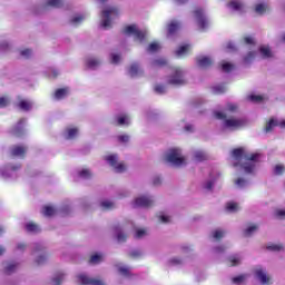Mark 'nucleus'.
<instances>
[{"label": "nucleus", "mask_w": 285, "mask_h": 285, "mask_svg": "<svg viewBox=\"0 0 285 285\" xmlns=\"http://www.w3.org/2000/svg\"><path fill=\"white\" fill-rule=\"evenodd\" d=\"M275 216H276L278 219H285V209H276V210H275Z\"/></svg>", "instance_id": "052dcab7"}, {"label": "nucleus", "mask_w": 285, "mask_h": 285, "mask_svg": "<svg viewBox=\"0 0 285 285\" xmlns=\"http://www.w3.org/2000/svg\"><path fill=\"white\" fill-rule=\"evenodd\" d=\"M26 230L27 233H41V228H39V225L32 222L26 224Z\"/></svg>", "instance_id": "412c9836"}, {"label": "nucleus", "mask_w": 285, "mask_h": 285, "mask_svg": "<svg viewBox=\"0 0 285 285\" xmlns=\"http://www.w3.org/2000/svg\"><path fill=\"white\" fill-rule=\"evenodd\" d=\"M119 61H121V56L117 55V53H112L111 55V63H118Z\"/></svg>", "instance_id": "0e129e2a"}, {"label": "nucleus", "mask_w": 285, "mask_h": 285, "mask_svg": "<svg viewBox=\"0 0 285 285\" xmlns=\"http://www.w3.org/2000/svg\"><path fill=\"white\" fill-rule=\"evenodd\" d=\"M167 83H169V86H186V79L184 78L181 68L173 69V75L169 76Z\"/></svg>", "instance_id": "20e7f679"}, {"label": "nucleus", "mask_w": 285, "mask_h": 285, "mask_svg": "<svg viewBox=\"0 0 285 285\" xmlns=\"http://www.w3.org/2000/svg\"><path fill=\"white\" fill-rule=\"evenodd\" d=\"M144 235H146V229H138L136 230V239H141V237H144Z\"/></svg>", "instance_id": "69168bd1"}, {"label": "nucleus", "mask_w": 285, "mask_h": 285, "mask_svg": "<svg viewBox=\"0 0 285 285\" xmlns=\"http://www.w3.org/2000/svg\"><path fill=\"white\" fill-rule=\"evenodd\" d=\"M21 57H24L26 59H30V56L32 55V50L31 49H24L22 51H20Z\"/></svg>", "instance_id": "680f3d73"}, {"label": "nucleus", "mask_w": 285, "mask_h": 285, "mask_svg": "<svg viewBox=\"0 0 285 285\" xmlns=\"http://www.w3.org/2000/svg\"><path fill=\"white\" fill-rule=\"evenodd\" d=\"M78 279H79V282H81L82 285H106V283H104V281L90 278L83 274L79 275Z\"/></svg>", "instance_id": "9b49d317"}, {"label": "nucleus", "mask_w": 285, "mask_h": 285, "mask_svg": "<svg viewBox=\"0 0 285 285\" xmlns=\"http://www.w3.org/2000/svg\"><path fill=\"white\" fill-rule=\"evenodd\" d=\"M238 108L239 107L236 104L228 102L225 112H237Z\"/></svg>", "instance_id": "79ce46f5"}, {"label": "nucleus", "mask_w": 285, "mask_h": 285, "mask_svg": "<svg viewBox=\"0 0 285 285\" xmlns=\"http://www.w3.org/2000/svg\"><path fill=\"white\" fill-rule=\"evenodd\" d=\"M166 161L173 164L174 166H183V164H186V159L181 157V150L177 148L169 150L166 156Z\"/></svg>", "instance_id": "7ed1b4c3"}, {"label": "nucleus", "mask_w": 285, "mask_h": 285, "mask_svg": "<svg viewBox=\"0 0 285 285\" xmlns=\"http://www.w3.org/2000/svg\"><path fill=\"white\" fill-rule=\"evenodd\" d=\"M63 277H66V274L58 273L52 279L53 285H61V283L63 282Z\"/></svg>", "instance_id": "e433bc0d"}, {"label": "nucleus", "mask_w": 285, "mask_h": 285, "mask_svg": "<svg viewBox=\"0 0 285 285\" xmlns=\"http://www.w3.org/2000/svg\"><path fill=\"white\" fill-rule=\"evenodd\" d=\"M117 126H130V119L126 115L118 116Z\"/></svg>", "instance_id": "b1692460"}, {"label": "nucleus", "mask_w": 285, "mask_h": 285, "mask_svg": "<svg viewBox=\"0 0 285 285\" xmlns=\"http://www.w3.org/2000/svg\"><path fill=\"white\" fill-rule=\"evenodd\" d=\"M255 59V51H249L245 57H244V63H250Z\"/></svg>", "instance_id": "49530a36"}, {"label": "nucleus", "mask_w": 285, "mask_h": 285, "mask_svg": "<svg viewBox=\"0 0 285 285\" xmlns=\"http://www.w3.org/2000/svg\"><path fill=\"white\" fill-rule=\"evenodd\" d=\"M247 277H248V274H240L238 276L233 277L232 282L233 284H244Z\"/></svg>", "instance_id": "cd10ccee"}, {"label": "nucleus", "mask_w": 285, "mask_h": 285, "mask_svg": "<svg viewBox=\"0 0 285 285\" xmlns=\"http://www.w3.org/2000/svg\"><path fill=\"white\" fill-rule=\"evenodd\" d=\"M137 27L135 24L127 26L124 30L125 35H136Z\"/></svg>", "instance_id": "37998d69"}, {"label": "nucleus", "mask_w": 285, "mask_h": 285, "mask_svg": "<svg viewBox=\"0 0 285 285\" xmlns=\"http://www.w3.org/2000/svg\"><path fill=\"white\" fill-rule=\"evenodd\" d=\"M275 126H277V120L271 118L265 126V132H272Z\"/></svg>", "instance_id": "2f4dec72"}, {"label": "nucleus", "mask_w": 285, "mask_h": 285, "mask_svg": "<svg viewBox=\"0 0 285 285\" xmlns=\"http://www.w3.org/2000/svg\"><path fill=\"white\" fill-rule=\"evenodd\" d=\"M101 208H104V210H111V208H115V203L110 202V200H102L100 203Z\"/></svg>", "instance_id": "c9c22d12"}, {"label": "nucleus", "mask_w": 285, "mask_h": 285, "mask_svg": "<svg viewBox=\"0 0 285 285\" xmlns=\"http://www.w3.org/2000/svg\"><path fill=\"white\" fill-rule=\"evenodd\" d=\"M48 259V257L46 256H39L37 259H36V264L38 266H41V264H46V261Z\"/></svg>", "instance_id": "338daca9"}, {"label": "nucleus", "mask_w": 285, "mask_h": 285, "mask_svg": "<svg viewBox=\"0 0 285 285\" xmlns=\"http://www.w3.org/2000/svg\"><path fill=\"white\" fill-rule=\"evenodd\" d=\"M154 66L159 67V68H161L164 66H168V60H166L164 58H159L154 61Z\"/></svg>", "instance_id": "a18cd8bd"}, {"label": "nucleus", "mask_w": 285, "mask_h": 285, "mask_svg": "<svg viewBox=\"0 0 285 285\" xmlns=\"http://www.w3.org/2000/svg\"><path fill=\"white\" fill-rule=\"evenodd\" d=\"M70 95V88L63 87L59 88L55 91L53 97L57 101H61V99H66Z\"/></svg>", "instance_id": "ddd939ff"}, {"label": "nucleus", "mask_w": 285, "mask_h": 285, "mask_svg": "<svg viewBox=\"0 0 285 285\" xmlns=\"http://www.w3.org/2000/svg\"><path fill=\"white\" fill-rule=\"evenodd\" d=\"M233 68H234L233 63H229V62H224L222 65L223 72H230V70H233Z\"/></svg>", "instance_id": "3c124183"}, {"label": "nucleus", "mask_w": 285, "mask_h": 285, "mask_svg": "<svg viewBox=\"0 0 285 285\" xmlns=\"http://www.w3.org/2000/svg\"><path fill=\"white\" fill-rule=\"evenodd\" d=\"M135 37L136 39H138V41H144L146 39V33H144L142 31L136 30Z\"/></svg>", "instance_id": "4d7b16f0"}, {"label": "nucleus", "mask_w": 285, "mask_h": 285, "mask_svg": "<svg viewBox=\"0 0 285 285\" xmlns=\"http://www.w3.org/2000/svg\"><path fill=\"white\" fill-rule=\"evenodd\" d=\"M114 230L116 233V239L117 242L124 243L126 239H128V235L121 232V228L119 226L114 227Z\"/></svg>", "instance_id": "aec40b11"}, {"label": "nucleus", "mask_w": 285, "mask_h": 285, "mask_svg": "<svg viewBox=\"0 0 285 285\" xmlns=\"http://www.w3.org/2000/svg\"><path fill=\"white\" fill-rule=\"evenodd\" d=\"M155 204V200L146 197V196H140L135 199L134 202V208H150Z\"/></svg>", "instance_id": "9d476101"}, {"label": "nucleus", "mask_w": 285, "mask_h": 285, "mask_svg": "<svg viewBox=\"0 0 285 285\" xmlns=\"http://www.w3.org/2000/svg\"><path fill=\"white\" fill-rule=\"evenodd\" d=\"M10 105V99L8 97H0V108H7Z\"/></svg>", "instance_id": "603ef678"}, {"label": "nucleus", "mask_w": 285, "mask_h": 285, "mask_svg": "<svg viewBox=\"0 0 285 285\" xmlns=\"http://www.w3.org/2000/svg\"><path fill=\"white\" fill-rule=\"evenodd\" d=\"M157 50H159V43L157 42H151L147 48L148 52H157Z\"/></svg>", "instance_id": "09e8293b"}, {"label": "nucleus", "mask_w": 285, "mask_h": 285, "mask_svg": "<svg viewBox=\"0 0 285 285\" xmlns=\"http://www.w3.org/2000/svg\"><path fill=\"white\" fill-rule=\"evenodd\" d=\"M213 92L214 95H224V92H226V86L218 85L216 87H213Z\"/></svg>", "instance_id": "4c0bfd02"}, {"label": "nucleus", "mask_w": 285, "mask_h": 285, "mask_svg": "<svg viewBox=\"0 0 285 285\" xmlns=\"http://www.w3.org/2000/svg\"><path fill=\"white\" fill-rule=\"evenodd\" d=\"M118 141L120 144H128V141H130V136L129 135H120V136H118Z\"/></svg>", "instance_id": "5fc2aeb1"}, {"label": "nucleus", "mask_w": 285, "mask_h": 285, "mask_svg": "<svg viewBox=\"0 0 285 285\" xmlns=\"http://www.w3.org/2000/svg\"><path fill=\"white\" fill-rule=\"evenodd\" d=\"M244 43H246V46H255V39H253L250 36H246L244 38Z\"/></svg>", "instance_id": "bf43d9fd"}, {"label": "nucleus", "mask_w": 285, "mask_h": 285, "mask_svg": "<svg viewBox=\"0 0 285 285\" xmlns=\"http://www.w3.org/2000/svg\"><path fill=\"white\" fill-rule=\"evenodd\" d=\"M235 186H237V188H246L248 186V180L246 178H237L234 180Z\"/></svg>", "instance_id": "bb28decb"}, {"label": "nucleus", "mask_w": 285, "mask_h": 285, "mask_svg": "<svg viewBox=\"0 0 285 285\" xmlns=\"http://www.w3.org/2000/svg\"><path fill=\"white\" fill-rule=\"evenodd\" d=\"M224 235H226V232L223 229H215L214 232H212V237L216 242H220V239H224Z\"/></svg>", "instance_id": "4be33fe9"}, {"label": "nucleus", "mask_w": 285, "mask_h": 285, "mask_svg": "<svg viewBox=\"0 0 285 285\" xmlns=\"http://www.w3.org/2000/svg\"><path fill=\"white\" fill-rule=\"evenodd\" d=\"M228 8H232V10H235L236 12H242L244 10V2L238 0H232L228 2Z\"/></svg>", "instance_id": "dca6fc26"}, {"label": "nucleus", "mask_w": 285, "mask_h": 285, "mask_svg": "<svg viewBox=\"0 0 285 285\" xmlns=\"http://www.w3.org/2000/svg\"><path fill=\"white\" fill-rule=\"evenodd\" d=\"M56 213L55 207L52 206H45L43 210H42V215H45V217H52Z\"/></svg>", "instance_id": "c756f323"}, {"label": "nucleus", "mask_w": 285, "mask_h": 285, "mask_svg": "<svg viewBox=\"0 0 285 285\" xmlns=\"http://www.w3.org/2000/svg\"><path fill=\"white\" fill-rule=\"evenodd\" d=\"M254 275L259 279L262 285H272L273 282H271V276L266 275V271L262 267H257L254 271Z\"/></svg>", "instance_id": "1a4fd4ad"}, {"label": "nucleus", "mask_w": 285, "mask_h": 285, "mask_svg": "<svg viewBox=\"0 0 285 285\" xmlns=\"http://www.w3.org/2000/svg\"><path fill=\"white\" fill-rule=\"evenodd\" d=\"M284 165H276L275 166V175H284Z\"/></svg>", "instance_id": "e2e57ef3"}, {"label": "nucleus", "mask_w": 285, "mask_h": 285, "mask_svg": "<svg viewBox=\"0 0 285 285\" xmlns=\"http://www.w3.org/2000/svg\"><path fill=\"white\" fill-rule=\"evenodd\" d=\"M194 14L197 19L198 28L200 30H206L208 28V20L206 19V16H204V9L197 8L194 11Z\"/></svg>", "instance_id": "6e6552de"}, {"label": "nucleus", "mask_w": 285, "mask_h": 285, "mask_svg": "<svg viewBox=\"0 0 285 285\" xmlns=\"http://www.w3.org/2000/svg\"><path fill=\"white\" fill-rule=\"evenodd\" d=\"M228 266H239L242 264V256L234 254L227 258Z\"/></svg>", "instance_id": "6ab92c4d"}, {"label": "nucleus", "mask_w": 285, "mask_h": 285, "mask_svg": "<svg viewBox=\"0 0 285 285\" xmlns=\"http://www.w3.org/2000/svg\"><path fill=\"white\" fill-rule=\"evenodd\" d=\"M214 117L224 120L225 128H230L232 130L244 128L247 124L244 118H226V114L222 111H214Z\"/></svg>", "instance_id": "f03ea898"}, {"label": "nucleus", "mask_w": 285, "mask_h": 285, "mask_svg": "<svg viewBox=\"0 0 285 285\" xmlns=\"http://www.w3.org/2000/svg\"><path fill=\"white\" fill-rule=\"evenodd\" d=\"M19 266L18 263H9L6 267H4V273L6 275H12V273H14L17 271V267Z\"/></svg>", "instance_id": "393cba45"}, {"label": "nucleus", "mask_w": 285, "mask_h": 285, "mask_svg": "<svg viewBox=\"0 0 285 285\" xmlns=\"http://www.w3.org/2000/svg\"><path fill=\"white\" fill-rule=\"evenodd\" d=\"M259 52H261L263 59H271V57H273V52L271 51V48H268V47H261Z\"/></svg>", "instance_id": "5701e85b"}, {"label": "nucleus", "mask_w": 285, "mask_h": 285, "mask_svg": "<svg viewBox=\"0 0 285 285\" xmlns=\"http://www.w3.org/2000/svg\"><path fill=\"white\" fill-rule=\"evenodd\" d=\"M267 250H274L278 253L279 250H284V245L282 244H271L267 246Z\"/></svg>", "instance_id": "ea45409f"}, {"label": "nucleus", "mask_w": 285, "mask_h": 285, "mask_svg": "<svg viewBox=\"0 0 285 285\" xmlns=\"http://www.w3.org/2000/svg\"><path fill=\"white\" fill-rule=\"evenodd\" d=\"M142 253L139 249H134L129 253V257H131L132 259H139V257H141Z\"/></svg>", "instance_id": "de8ad7c7"}, {"label": "nucleus", "mask_w": 285, "mask_h": 285, "mask_svg": "<svg viewBox=\"0 0 285 285\" xmlns=\"http://www.w3.org/2000/svg\"><path fill=\"white\" fill-rule=\"evenodd\" d=\"M23 124H26L24 118L20 119L18 124L11 129V135L13 137H23Z\"/></svg>", "instance_id": "f8f14e48"}, {"label": "nucleus", "mask_w": 285, "mask_h": 285, "mask_svg": "<svg viewBox=\"0 0 285 285\" xmlns=\"http://www.w3.org/2000/svg\"><path fill=\"white\" fill-rule=\"evenodd\" d=\"M106 161H108L109 165H111L112 168H115L116 173H125L126 171V165L124 163H119L118 161V157L117 155H109L106 158Z\"/></svg>", "instance_id": "0eeeda50"}, {"label": "nucleus", "mask_w": 285, "mask_h": 285, "mask_svg": "<svg viewBox=\"0 0 285 285\" xmlns=\"http://www.w3.org/2000/svg\"><path fill=\"white\" fill-rule=\"evenodd\" d=\"M90 175V170L88 169H82L81 171H79V177H82V179H88Z\"/></svg>", "instance_id": "6e6d98bb"}, {"label": "nucleus", "mask_w": 285, "mask_h": 285, "mask_svg": "<svg viewBox=\"0 0 285 285\" xmlns=\"http://www.w3.org/2000/svg\"><path fill=\"white\" fill-rule=\"evenodd\" d=\"M237 208H238L237 203L230 202V203H227L226 205V210H228L229 213L237 212Z\"/></svg>", "instance_id": "c03bdc74"}, {"label": "nucleus", "mask_w": 285, "mask_h": 285, "mask_svg": "<svg viewBox=\"0 0 285 285\" xmlns=\"http://www.w3.org/2000/svg\"><path fill=\"white\" fill-rule=\"evenodd\" d=\"M27 153H28V146L26 145H13L10 148L11 157H19L20 159H26Z\"/></svg>", "instance_id": "423d86ee"}, {"label": "nucleus", "mask_w": 285, "mask_h": 285, "mask_svg": "<svg viewBox=\"0 0 285 285\" xmlns=\"http://www.w3.org/2000/svg\"><path fill=\"white\" fill-rule=\"evenodd\" d=\"M194 157L196 161H206V159H208V156L204 151H196Z\"/></svg>", "instance_id": "f704fd0d"}, {"label": "nucleus", "mask_w": 285, "mask_h": 285, "mask_svg": "<svg viewBox=\"0 0 285 285\" xmlns=\"http://www.w3.org/2000/svg\"><path fill=\"white\" fill-rule=\"evenodd\" d=\"M83 19V16H76L75 18H72L71 23H81Z\"/></svg>", "instance_id": "774afa93"}, {"label": "nucleus", "mask_w": 285, "mask_h": 285, "mask_svg": "<svg viewBox=\"0 0 285 285\" xmlns=\"http://www.w3.org/2000/svg\"><path fill=\"white\" fill-rule=\"evenodd\" d=\"M17 108H19L20 110H23V112H28L32 110V101L27 99H21L20 101H18Z\"/></svg>", "instance_id": "2eb2a0df"}, {"label": "nucleus", "mask_w": 285, "mask_h": 285, "mask_svg": "<svg viewBox=\"0 0 285 285\" xmlns=\"http://www.w3.org/2000/svg\"><path fill=\"white\" fill-rule=\"evenodd\" d=\"M100 63L101 62L98 59H95V58H89L86 61L87 68H91V69L97 68V66H99Z\"/></svg>", "instance_id": "c85d7f7f"}, {"label": "nucleus", "mask_w": 285, "mask_h": 285, "mask_svg": "<svg viewBox=\"0 0 285 285\" xmlns=\"http://www.w3.org/2000/svg\"><path fill=\"white\" fill-rule=\"evenodd\" d=\"M119 17V9L118 8H109L107 10L102 11V22H101V27L102 28H110V17Z\"/></svg>", "instance_id": "39448f33"}, {"label": "nucleus", "mask_w": 285, "mask_h": 285, "mask_svg": "<svg viewBox=\"0 0 285 285\" xmlns=\"http://www.w3.org/2000/svg\"><path fill=\"white\" fill-rule=\"evenodd\" d=\"M101 262V255L95 254L90 257L89 264H99Z\"/></svg>", "instance_id": "8fccbe9b"}, {"label": "nucleus", "mask_w": 285, "mask_h": 285, "mask_svg": "<svg viewBox=\"0 0 285 285\" xmlns=\"http://www.w3.org/2000/svg\"><path fill=\"white\" fill-rule=\"evenodd\" d=\"M249 101H253L254 104H262L264 101V96L261 95H250L248 96Z\"/></svg>", "instance_id": "58836bf2"}, {"label": "nucleus", "mask_w": 285, "mask_h": 285, "mask_svg": "<svg viewBox=\"0 0 285 285\" xmlns=\"http://www.w3.org/2000/svg\"><path fill=\"white\" fill-rule=\"evenodd\" d=\"M129 75L130 77H139V75H144V71L141 70L139 65L135 62L129 67Z\"/></svg>", "instance_id": "f3484780"}, {"label": "nucleus", "mask_w": 285, "mask_h": 285, "mask_svg": "<svg viewBox=\"0 0 285 285\" xmlns=\"http://www.w3.org/2000/svg\"><path fill=\"white\" fill-rule=\"evenodd\" d=\"M47 6L51 8H61L63 6V0H47Z\"/></svg>", "instance_id": "72a5a7b5"}, {"label": "nucleus", "mask_w": 285, "mask_h": 285, "mask_svg": "<svg viewBox=\"0 0 285 285\" xmlns=\"http://www.w3.org/2000/svg\"><path fill=\"white\" fill-rule=\"evenodd\" d=\"M79 135V129L78 128H69L67 129V139H75Z\"/></svg>", "instance_id": "473e14b6"}, {"label": "nucleus", "mask_w": 285, "mask_h": 285, "mask_svg": "<svg viewBox=\"0 0 285 285\" xmlns=\"http://www.w3.org/2000/svg\"><path fill=\"white\" fill-rule=\"evenodd\" d=\"M266 10H268V4L266 3H258L255 6V12L257 14H266Z\"/></svg>", "instance_id": "a878e982"}, {"label": "nucleus", "mask_w": 285, "mask_h": 285, "mask_svg": "<svg viewBox=\"0 0 285 285\" xmlns=\"http://www.w3.org/2000/svg\"><path fill=\"white\" fill-rule=\"evenodd\" d=\"M257 225H252L249 227H247L245 230H244V236L245 237H250V235H253V233H255V230H257Z\"/></svg>", "instance_id": "a19ab883"}, {"label": "nucleus", "mask_w": 285, "mask_h": 285, "mask_svg": "<svg viewBox=\"0 0 285 285\" xmlns=\"http://www.w3.org/2000/svg\"><path fill=\"white\" fill-rule=\"evenodd\" d=\"M155 92H158V95H164V92H166V87H164V85H156Z\"/></svg>", "instance_id": "13d9d810"}, {"label": "nucleus", "mask_w": 285, "mask_h": 285, "mask_svg": "<svg viewBox=\"0 0 285 285\" xmlns=\"http://www.w3.org/2000/svg\"><path fill=\"white\" fill-rule=\"evenodd\" d=\"M120 275H124L125 277H130V268L129 267H119Z\"/></svg>", "instance_id": "864d4df0"}, {"label": "nucleus", "mask_w": 285, "mask_h": 285, "mask_svg": "<svg viewBox=\"0 0 285 285\" xmlns=\"http://www.w3.org/2000/svg\"><path fill=\"white\" fill-rule=\"evenodd\" d=\"M180 28L179 22L173 20L168 26H167V33L168 36L175 35Z\"/></svg>", "instance_id": "a211bd4d"}, {"label": "nucleus", "mask_w": 285, "mask_h": 285, "mask_svg": "<svg viewBox=\"0 0 285 285\" xmlns=\"http://www.w3.org/2000/svg\"><path fill=\"white\" fill-rule=\"evenodd\" d=\"M232 156L236 161H242L245 159V163L240 164V168L247 174L253 175L255 171L256 163L259 161V154H248L243 147L233 149Z\"/></svg>", "instance_id": "f257e3e1"}, {"label": "nucleus", "mask_w": 285, "mask_h": 285, "mask_svg": "<svg viewBox=\"0 0 285 285\" xmlns=\"http://www.w3.org/2000/svg\"><path fill=\"white\" fill-rule=\"evenodd\" d=\"M197 66L198 68H210V66H213V59H210V57H198L197 60Z\"/></svg>", "instance_id": "4468645a"}, {"label": "nucleus", "mask_w": 285, "mask_h": 285, "mask_svg": "<svg viewBox=\"0 0 285 285\" xmlns=\"http://www.w3.org/2000/svg\"><path fill=\"white\" fill-rule=\"evenodd\" d=\"M190 50V45H183L176 50L177 57H181V55H186Z\"/></svg>", "instance_id": "7c9ffc66"}]
</instances>
